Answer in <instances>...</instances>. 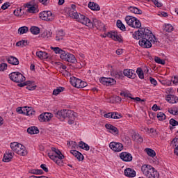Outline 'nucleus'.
Returning <instances> with one entry per match:
<instances>
[{
    "label": "nucleus",
    "mask_w": 178,
    "mask_h": 178,
    "mask_svg": "<svg viewBox=\"0 0 178 178\" xmlns=\"http://www.w3.org/2000/svg\"><path fill=\"white\" fill-rule=\"evenodd\" d=\"M88 6L90 9H91V10H95L97 12L98 10H101V7H99V5L95 2L90 1Z\"/></svg>",
    "instance_id": "nucleus-22"
},
{
    "label": "nucleus",
    "mask_w": 178,
    "mask_h": 178,
    "mask_svg": "<svg viewBox=\"0 0 178 178\" xmlns=\"http://www.w3.org/2000/svg\"><path fill=\"white\" fill-rule=\"evenodd\" d=\"M51 49H52V51H54V52H55V54H60L61 51H63L62 49L59 48V47H51Z\"/></svg>",
    "instance_id": "nucleus-48"
},
{
    "label": "nucleus",
    "mask_w": 178,
    "mask_h": 178,
    "mask_svg": "<svg viewBox=\"0 0 178 178\" xmlns=\"http://www.w3.org/2000/svg\"><path fill=\"white\" fill-rule=\"evenodd\" d=\"M105 127L108 130L109 133H111L113 136H118V134H119V129H118L116 127L111 124H106Z\"/></svg>",
    "instance_id": "nucleus-15"
},
{
    "label": "nucleus",
    "mask_w": 178,
    "mask_h": 178,
    "mask_svg": "<svg viewBox=\"0 0 178 178\" xmlns=\"http://www.w3.org/2000/svg\"><path fill=\"white\" fill-rule=\"evenodd\" d=\"M123 74L127 77H128L129 79H136L137 76L136 74V71H134V70H129V69L124 70Z\"/></svg>",
    "instance_id": "nucleus-17"
},
{
    "label": "nucleus",
    "mask_w": 178,
    "mask_h": 178,
    "mask_svg": "<svg viewBox=\"0 0 178 178\" xmlns=\"http://www.w3.org/2000/svg\"><path fill=\"white\" fill-rule=\"evenodd\" d=\"M10 148L13 152H15V154H17L21 156H26V155H27V150L26 149V147L17 142L12 143L10 144Z\"/></svg>",
    "instance_id": "nucleus-5"
},
{
    "label": "nucleus",
    "mask_w": 178,
    "mask_h": 178,
    "mask_svg": "<svg viewBox=\"0 0 178 178\" xmlns=\"http://www.w3.org/2000/svg\"><path fill=\"white\" fill-rule=\"evenodd\" d=\"M124 173L127 177H136V171L130 168L125 169Z\"/></svg>",
    "instance_id": "nucleus-21"
},
{
    "label": "nucleus",
    "mask_w": 178,
    "mask_h": 178,
    "mask_svg": "<svg viewBox=\"0 0 178 178\" xmlns=\"http://www.w3.org/2000/svg\"><path fill=\"white\" fill-rule=\"evenodd\" d=\"M157 118L159 119V120H165V119H166V115H165V113L160 112L157 113Z\"/></svg>",
    "instance_id": "nucleus-47"
},
{
    "label": "nucleus",
    "mask_w": 178,
    "mask_h": 178,
    "mask_svg": "<svg viewBox=\"0 0 178 178\" xmlns=\"http://www.w3.org/2000/svg\"><path fill=\"white\" fill-rule=\"evenodd\" d=\"M8 63H10V65H19V60L13 56H10L9 58L7 60Z\"/></svg>",
    "instance_id": "nucleus-31"
},
{
    "label": "nucleus",
    "mask_w": 178,
    "mask_h": 178,
    "mask_svg": "<svg viewBox=\"0 0 178 178\" xmlns=\"http://www.w3.org/2000/svg\"><path fill=\"white\" fill-rule=\"evenodd\" d=\"M79 148H81L82 149H85V151L90 150V146L87 143H86L83 141H81L79 143Z\"/></svg>",
    "instance_id": "nucleus-34"
},
{
    "label": "nucleus",
    "mask_w": 178,
    "mask_h": 178,
    "mask_svg": "<svg viewBox=\"0 0 178 178\" xmlns=\"http://www.w3.org/2000/svg\"><path fill=\"white\" fill-rule=\"evenodd\" d=\"M133 38L135 40L142 38V40L139 41V45L143 48H151L152 43L155 44V42H157V39L152 34V32L144 28H140L138 31L134 32Z\"/></svg>",
    "instance_id": "nucleus-1"
},
{
    "label": "nucleus",
    "mask_w": 178,
    "mask_h": 178,
    "mask_svg": "<svg viewBox=\"0 0 178 178\" xmlns=\"http://www.w3.org/2000/svg\"><path fill=\"white\" fill-rule=\"evenodd\" d=\"M125 22L128 26L133 27L134 29H140L141 27V22L137 18L127 15L125 17Z\"/></svg>",
    "instance_id": "nucleus-6"
},
{
    "label": "nucleus",
    "mask_w": 178,
    "mask_h": 178,
    "mask_svg": "<svg viewBox=\"0 0 178 178\" xmlns=\"http://www.w3.org/2000/svg\"><path fill=\"white\" fill-rule=\"evenodd\" d=\"M104 118H107L108 119H112V113H108L104 114Z\"/></svg>",
    "instance_id": "nucleus-61"
},
{
    "label": "nucleus",
    "mask_w": 178,
    "mask_h": 178,
    "mask_svg": "<svg viewBox=\"0 0 178 178\" xmlns=\"http://www.w3.org/2000/svg\"><path fill=\"white\" fill-rule=\"evenodd\" d=\"M51 154H54L55 156H58V159H64L65 156L62 154V152L58 149H56V147H51Z\"/></svg>",
    "instance_id": "nucleus-20"
},
{
    "label": "nucleus",
    "mask_w": 178,
    "mask_h": 178,
    "mask_svg": "<svg viewBox=\"0 0 178 178\" xmlns=\"http://www.w3.org/2000/svg\"><path fill=\"white\" fill-rule=\"evenodd\" d=\"M113 76L120 80V79H123V72L122 71L114 72Z\"/></svg>",
    "instance_id": "nucleus-37"
},
{
    "label": "nucleus",
    "mask_w": 178,
    "mask_h": 178,
    "mask_svg": "<svg viewBox=\"0 0 178 178\" xmlns=\"http://www.w3.org/2000/svg\"><path fill=\"white\" fill-rule=\"evenodd\" d=\"M132 139L134 141H136V140H137L138 141V143H143V137H141V136H140V134L136 133V132H134L132 134Z\"/></svg>",
    "instance_id": "nucleus-32"
},
{
    "label": "nucleus",
    "mask_w": 178,
    "mask_h": 178,
    "mask_svg": "<svg viewBox=\"0 0 178 178\" xmlns=\"http://www.w3.org/2000/svg\"><path fill=\"white\" fill-rule=\"evenodd\" d=\"M165 99L170 104H175V102H175V96H173L172 95H167V97H165Z\"/></svg>",
    "instance_id": "nucleus-42"
},
{
    "label": "nucleus",
    "mask_w": 178,
    "mask_h": 178,
    "mask_svg": "<svg viewBox=\"0 0 178 178\" xmlns=\"http://www.w3.org/2000/svg\"><path fill=\"white\" fill-rule=\"evenodd\" d=\"M170 124L171 126H178V121H176L175 119H170Z\"/></svg>",
    "instance_id": "nucleus-53"
},
{
    "label": "nucleus",
    "mask_w": 178,
    "mask_h": 178,
    "mask_svg": "<svg viewBox=\"0 0 178 178\" xmlns=\"http://www.w3.org/2000/svg\"><path fill=\"white\" fill-rule=\"evenodd\" d=\"M9 6H10V3L6 2L3 3V6H1V9H3V10H6V9H8V8H9Z\"/></svg>",
    "instance_id": "nucleus-49"
},
{
    "label": "nucleus",
    "mask_w": 178,
    "mask_h": 178,
    "mask_svg": "<svg viewBox=\"0 0 178 178\" xmlns=\"http://www.w3.org/2000/svg\"><path fill=\"white\" fill-rule=\"evenodd\" d=\"M122 118V115H120L118 113H112V119H120Z\"/></svg>",
    "instance_id": "nucleus-50"
},
{
    "label": "nucleus",
    "mask_w": 178,
    "mask_h": 178,
    "mask_svg": "<svg viewBox=\"0 0 178 178\" xmlns=\"http://www.w3.org/2000/svg\"><path fill=\"white\" fill-rule=\"evenodd\" d=\"M27 45V40H20L16 43V47H21V48H23V47H26Z\"/></svg>",
    "instance_id": "nucleus-41"
},
{
    "label": "nucleus",
    "mask_w": 178,
    "mask_h": 178,
    "mask_svg": "<svg viewBox=\"0 0 178 178\" xmlns=\"http://www.w3.org/2000/svg\"><path fill=\"white\" fill-rule=\"evenodd\" d=\"M55 115L58 119H60V120H65L66 118H68V124H73L76 117L77 116V113L72 110L64 109L56 112Z\"/></svg>",
    "instance_id": "nucleus-2"
},
{
    "label": "nucleus",
    "mask_w": 178,
    "mask_h": 178,
    "mask_svg": "<svg viewBox=\"0 0 178 178\" xmlns=\"http://www.w3.org/2000/svg\"><path fill=\"white\" fill-rule=\"evenodd\" d=\"M70 154H72V155H74V156H76V155L79 154V151L77 150H72L70 151Z\"/></svg>",
    "instance_id": "nucleus-63"
},
{
    "label": "nucleus",
    "mask_w": 178,
    "mask_h": 178,
    "mask_svg": "<svg viewBox=\"0 0 178 178\" xmlns=\"http://www.w3.org/2000/svg\"><path fill=\"white\" fill-rule=\"evenodd\" d=\"M27 133H29V134H38L40 130L37 127H30L27 129Z\"/></svg>",
    "instance_id": "nucleus-27"
},
{
    "label": "nucleus",
    "mask_w": 178,
    "mask_h": 178,
    "mask_svg": "<svg viewBox=\"0 0 178 178\" xmlns=\"http://www.w3.org/2000/svg\"><path fill=\"white\" fill-rule=\"evenodd\" d=\"M109 147L114 151V152H120V151L123 150V144L118 142H111Z\"/></svg>",
    "instance_id": "nucleus-11"
},
{
    "label": "nucleus",
    "mask_w": 178,
    "mask_h": 178,
    "mask_svg": "<svg viewBox=\"0 0 178 178\" xmlns=\"http://www.w3.org/2000/svg\"><path fill=\"white\" fill-rule=\"evenodd\" d=\"M117 27L122 31L126 30V26H124V24H123V23H122V21L120 20L117 21Z\"/></svg>",
    "instance_id": "nucleus-46"
},
{
    "label": "nucleus",
    "mask_w": 178,
    "mask_h": 178,
    "mask_svg": "<svg viewBox=\"0 0 178 178\" xmlns=\"http://www.w3.org/2000/svg\"><path fill=\"white\" fill-rule=\"evenodd\" d=\"M128 10L131 12V13H134L135 15H143V11L138 9L137 7L130 6L128 8Z\"/></svg>",
    "instance_id": "nucleus-26"
},
{
    "label": "nucleus",
    "mask_w": 178,
    "mask_h": 178,
    "mask_svg": "<svg viewBox=\"0 0 178 178\" xmlns=\"http://www.w3.org/2000/svg\"><path fill=\"white\" fill-rule=\"evenodd\" d=\"M69 15L70 17L76 19V21L81 23V24H84L86 23V20H88V17H86L84 15L79 14L76 11H70Z\"/></svg>",
    "instance_id": "nucleus-7"
},
{
    "label": "nucleus",
    "mask_w": 178,
    "mask_h": 178,
    "mask_svg": "<svg viewBox=\"0 0 178 178\" xmlns=\"http://www.w3.org/2000/svg\"><path fill=\"white\" fill-rule=\"evenodd\" d=\"M149 80H150L151 84H153L154 87L158 84V82L156 81V80H155V79L150 77Z\"/></svg>",
    "instance_id": "nucleus-56"
},
{
    "label": "nucleus",
    "mask_w": 178,
    "mask_h": 178,
    "mask_svg": "<svg viewBox=\"0 0 178 178\" xmlns=\"http://www.w3.org/2000/svg\"><path fill=\"white\" fill-rule=\"evenodd\" d=\"M83 24L87 27H89V29H94V27H95L97 30H105V25L104 23L97 18H93L92 22L88 18V20H86L85 24Z\"/></svg>",
    "instance_id": "nucleus-4"
},
{
    "label": "nucleus",
    "mask_w": 178,
    "mask_h": 178,
    "mask_svg": "<svg viewBox=\"0 0 178 178\" xmlns=\"http://www.w3.org/2000/svg\"><path fill=\"white\" fill-rule=\"evenodd\" d=\"M130 98L131 99H135V101H137L138 102H140L143 105L145 104V101H144V99L141 100V98L140 97H136V98L130 97Z\"/></svg>",
    "instance_id": "nucleus-52"
},
{
    "label": "nucleus",
    "mask_w": 178,
    "mask_h": 178,
    "mask_svg": "<svg viewBox=\"0 0 178 178\" xmlns=\"http://www.w3.org/2000/svg\"><path fill=\"white\" fill-rule=\"evenodd\" d=\"M37 86H33V85H29L26 87L27 90H29V91H33V90H35V88Z\"/></svg>",
    "instance_id": "nucleus-57"
},
{
    "label": "nucleus",
    "mask_w": 178,
    "mask_h": 178,
    "mask_svg": "<svg viewBox=\"0 0 178 178\" xmlns=\"http://www.w3.org/2000/svg\"><path fill=\"white\" fill-rule=\"evenodd\" d=\"M36 56H38L39 59H48V53L40 51L36 52Z\"/></svg>",
    "instance_id": "nucleus-29"
},
{
    "label": "nucleus",
    "mask_w": 178,
    "mask_h": 178,
    "mask_svg": "<svg viewBox=\"0 0 178 178\" xmlns=\"http://www.w3.org/2000/svg\"><path fill=\"white\" fill-rule=\"evenodd\" d=\"M47 165L45 164H42L40 165V168L44 171L47 172H48V168L46 167Z\"/></svg>",
    "instance_id": "nucleus-60"
},
{
    "label": "nucleus",
    "mask_w": 178,
    "mask_h": 178,
    "mask_svg": "<svg viewBox=\"0 0 178 178\" xmlns=\"http://www.w3.org/2000/svg\"><path fill=\"white\" fill-rule=\"evenodd\" d=\"M65 37V32L62 30L57 31L56 33V41H62Z\"/></svg>",
    "instance_id": "nucleus-24"
},
{
    "label": "nucleus",
    "mask_w": 178,
    "mask_h": 178,
    "mask_svg": "<svg viewBox=\"0 0 178 178\" xmlns=\"http://www.w3.org/2000/svg\"><path fill=\"white\" fill-rule=\"evenodd\" d=\"M42 5H48L49 3V0H38Z\"/></svg>",
    "instance_id": "nucleus-58"
},
{
    "label": "nucleus",
    "mask_w": 178,
    "mask_h": 178,
    "mask_svg": "<svg viewBox=\"0 0 178 178\" xmlns=\"http://www.w3.org/2000/svg\"><path fill=\"white\" fill-rule=\"evenodd\" d=\"M30 31L32 34L37 35V34H40V28H38V26H32L30 29Z\"/></svg>",
    "instance_id": "nucleus-36"
},
{
    "label": "nucleus",
    "mask_w": 178,
    "mask_h": 178,
    "mask_svg": "<svg viewBox=\"0 0 178 178\" xmlns=\"http://www.w3.org/2000/svg\"><path fill=\"white\" fill-rule=\"evenodd\" d=\"M8 69V64L6 63H1L0 64V70H6Z\"/></svg>",
    "instance_id": "nucleus-54"
},
{
    "label": "nucleus",
    "mask_w": 178,
    "mask_h": 178,
    "mask_svg": "<svg viewBox=\"0 0 178 178\" xmlns=\"http://www.w3.org/2000/svg\"><path fill=\"white\" fill-rule=\"evenodd\" d=\"M14 154L12 152L6 153L4 154L3 161V162H10L12 161V158H13Z\"/></svg>",
    "instance_id": "nucleus-25"
},
{
    "label": "nucleus",
    "mask_w": 178,
    "mask_h": 178,
    "mask_svg": "<svg viewBox=\"0 0 178 178\" xmlns=\"http://www.w3.org/2000/svg\"><path fill=\"white\" fill-rule=\"evenodd\" d=\"M117 55H122L123 54V49H118L116 50Z\"/></svg>",
    "instance_id": "nucleus-64"
},
{
    "label": "nucleus",
    "mask_w": 178,
    "mask_h": 178,
    "mask_svg": "<svg viewBox=\"0 0 178 178\" xmlns=\"http://www.w3.org/2000/svg\"><path fill=\"white\" fill-rule=\"evenodd\" d=\"M152 2H153L157 8H161L162 6V3H159L158 0H152Z\"/></svg>",
    "instance_id": "nucleus-55"
},
{
    "label": "nucleus",
    "mask_w": 178,
    "mask_h": 178,
    "mask_svg": "<svg viewBox=\"0 0 178 178\" xmlns=\"http://www.w3.org/2000/svg\"><path fill=\"white\" fill-rule=\"evenodd\" d=\"M67 54L66 53V51H65L64 50H62L61 53L60 54V59H62L63 60L66 61V60L67 59Z\"/></svg>",
    "instance_id": "nucleus-45"
},
{
    "label": "nucleus",
    "mask_w": 178,
    "mask_h": 178,
    "mask_svg": "<svg viewBox=\"0 0 178 178\" xmlns=\"http://www.w3.org/2000/svg\"><path fill=\"white\" fill-rule=\"evenodd\" d=\"M145 151L147 155H149V156H152V158L156 155V153H155V151H154L152 149L146 148Z\"/></svg>",
    "instance_id": "nucleus-40"
},
{
    "label": "nucleus",
    "mask_w": 178,
    "mask_h": 178,
    "mask_svg": "<svg viewBox=\"0 0 178 178\" xmlns=\"http://www.w3.org/2000/svg\"><path fill=\"white\" fill-rule=\"evenodd\" d=\"M40 37L44 38V40H48L52 38V32L49 31H44L41 35Z\"/></svg>",
    "instance_id": "nucleus-23"
},
{
    "label": "nucleus",
    "mask_w": 178,
    "mask_h": 178,
    "mask_svg": "<svg viewBox=\"0 0 178 178\" xmlns=\"http://www.w3.org/2000/svg\"><path fill=\"white\" fill-rule=\"evenodd\" d=\"M141 172L147 178H159V173L151 165L145 164L142 165Z\"/></svg>",
    "instance_id": "nucleus-3"
},
{
    "label": "nucleus",
    "mask_w": 178,
    "mask_h": 178,
    "mask_svg": "<svg viewBox=\"0 0 178 178\" xmlns=\"http://www.w3.org/2000/svg\"><path fill=\"white\" fill-rule=\"evenodd\" d=\"M65 62H70V63H76V57L74 56V55L70 53H67V60H65Z\"/></svg>",
    "instance_id": "nucleus-30"
},
{
    "label": "nucleus",
    "mask_w": 178,
    "mask_h": 178,
    "mask_svg": "<svg viewBox=\"0 0 178 178\" xmlns=\"http://www.w3.org/2000/svg\"><path fill=\"white\" fill-rule=\"evenodd\" d=\"M106 37H109V38H112L114 41H118V42H122V36L118 34L117 31H111L106 33Z\"/></svg>",
    "instance_id": "nucleus-12"
},
{
    "label": "nucleus",
    "mask_w": 178,
    "mask_h": 178,
    "mask_svg": "<svg viewBox=\"0 0 178 178\" xmlns=\"http://www.w3.org/2000/svg\"><path fill=\"white\" fill-rule=\"evenodd\" d=\"M52 119V113H42L39 116L40 122H49Z\"/></svg>",
    "instance_id": "nucleus-16"
},
{
    "label": "nucleus",
    "mask_w": 178,
    "mask_h": 178,
    "mask_svg": "<svg viewBox=\"0 0 178 178\" xmlns=\"http://www.w3.org/2000/svg\"><path fill=\"white\" fill-rule=\"evenodd\" d=\"M10 79L15 83H23L26 81V77L20 72H12L9 74Z\"/></svg>",
    "instance_id": "nucleus-8"
},
{
    "label": "nucleus",
    "mask_w": 178,
    "mask_h": 178,
    "mask_svg": "<svg viewBox=\"0 0 178 178\" xmlns=\"http://www.w3.org/2000/svg\"><path fill=\"white\" fill-rule=\"evenodd\" d=\"M35 113V111H34L31 107H25L24 108V115H27V116H31Z\"/></svg>",
    "instance_id": "nucleus-28"
},
{
    "label": "nucleus",
    "mask_w": 178,
    "mask_h": 178,
    "mask_svg": "<svg viewBox=\"0 0 178 178\" xmlns=\"http://www.w3.org/2000/svg\"><path fill=\"white\" fill-rule=\"evenodd\" d=\"M29 31V27L22 26L18 29V34H26Z\"/></svg>",
    "instance_id": "nucleus-38"
},
{
    "label": "nucleus",
    "mask_w": 178,
    "mask_h": 178,
    "mask_svg": "<svg viewBox=\"0 0 178 178\" xmlns=\"http://www.w3.org/2000/svg\"><path fill=\"white\" fill-rule=\"evenodd\" d=\"M39 17L42 20H46L47 22H52L54 19V15L51 11H43L40 13Z\"/></svg>",
    "instance_id": "nucleus-10"
},
{
    "label": "nucleus",
    "mask_w": 178,
    "mask_h": 178,
    "mask_svg": "<svg viewBox=\"0 0 178 178\" xmlns=\"http://www.w3.org/2000/svg\"><path fill=\"white\" fill-rule=\"evenodd\" d=\"M38 169H33V170H31L29 171V173H31V175H38Z\"/></svg>",
    "instance_id": "nucleus-62"
},
{
    "label": "nucleus",
    "mask_w": 178,
    "mask_h": 178,
    "mask_svg": "<svg viewBox=\"0 0 178 178\" xmlns=\"http://www.w3.org/2000/svg\"><path fill=\"white\" fill-rule=\"evenodd\" d=\"M136 73L139 79H141L142 80L144 79V72H143V70L140 67L137 69Z\"/></svg>",
    "instance_id": "nucleus-43"
},
{
    "label": "nucleus",
    "mask_w": 178,
    "mask_h": 178,
    "mask_svg": "<svg viewBox=\"0 0 178 178\" xmlns=\"http://www.w3.org/2000/svg\"><path fill=\"white\" fill-rule=\"evenodd\" d=\"M154 62H156V63H159V65H165V63H166L165 62V60L161 59V58L156 56L154 58Z\"/></svg>",
    "instance_id": "nucleus-44"
},
{
    "label": "nucleus",
    "mask_w": 178,
    "mask_h": 178,
    "mask_svg": "<svg viewBox=\"0 0 178 178\" xmlns=\"http://www.w3.org/2000/svg\"><path fill=\"white\" fill-rule=\"evenodd\" d=\"M99 81L104 86H113L116 84V80H115L113 78L102 77L99 79Z\"/></svg>",
    "instance_id": "nucleus-13"
},
{
    "label": "nucleus",
    "mask_w": 178,
    "mask_h": 178,
    "mask_svg": "<svg viewBox=\"0 0 178 178\" xmlns=\"http://www.w3.org/2000/svg\"><path fill=\"white\" fill-rule=\"evenodd\" d=\"M174 28L173 26H172L171 24H166L164 27H163V32L164 33H172V31H173Z\"/></svg>",
    "instance_id": "nucleus-33"
},
{
    "label": "nucleus",
    "mask_w": 178,
    "mask_h": 178,
    "mask_svg": "<svg viewBox=\"0 0 178 178\" xmlns=\"http://www.w3.org/2000/svg\"><path fill=\"white\" fill-rule=\"evenodd\" d=\"M62 91H65V88L63 87H59L56 89H54L53 91V95H58V94H60Z\"/></svg>",
    "instance_id": "nucleus-39"
},
{
    "label": "nucleus",
    "mask_w": 178,
    "mask_h": 178,
    "mask_svg": "<svg viewBox=\"0 0 178 178\" xmlns=\"http://www.w3.org/2000/svg\"><path fill=\"white\" fill-rule=\"evenodd\" d=\"M172 144H174V147H177L178 146V138H174L172 140Z\"/></svg>",
    "instance_id": "nucleus-59"
},
{
    "label": "nucleus",
    "mask_w": 178,
    "mask_h": 178,
    "mask_svg": "<svg viewBox=\"0 0 178 178\" xmlns=\"http://www.w3.org/2000/svg\"><path fill=\"white\" fill-rule=\"evenodd\" d=\"M48 156L50 158V159L54 161V162H55L56 165H62V159H59L58 156H55L54 154L51 152L48 153Z\"/></svg>",
    "instance_id": "nucleus-18"
},
{
    "label": "nucleus",
    "mask_w": 178,
    "mask_h": 178,
    "mask_svg": "<svg viewBox=\"0 0 178 178\" xmlns=\"http://www.w3.org/2000/svg\"><path fill=\"white\" fill-rule=\"evenodd\" d=\"M75 158H76L78 161H83L84 159V156H83L81 153L78 152V154L76 155V156H75Z\"/></svg>",
    "instance_id": "nucleus-51"
},
{
    "label": "nucleus",
    "mask_w": 178,
    "mask_h": 178,
    "mask_svg": "<svg viewBox=\"0 0 178 178\" xmlns=\"http://www.w3.org/2000/svg\"><path fill=\"white\" fill-rule=\"evenodd\" d=\"M25 6L28 8L27 12H29V13H34L35 12V6H31L30 3H26Z\"/></svg>",
    "instance_id": "nucleus-35"
},
{
    "label": "nucleus",
    "mask_w": 178,
    "mask_h": 178,
    "mask_svg": "<svg viewBox=\"0 0 178 178\" xmlns=\"http://www.w3.org/2000/svg\"><path fill=\"white\" fill-rule=\"evenodd\" d=\"M120 158L124 162H131L133 161V156L130 153L124 152L120 154Z\"/></svg>",
    "instance_id": "nucleus-14"
},
{
    "label": "nucleus",
    "mask_w": 178,
    "mask_h": 178,
    "mask_svg": "<svg viewBox=\"0 0 178 178\" xmlns=\"http://www.w3.org/2000/svg\"><path fill=\"white\" fill-rule=\"evenodd\" d=\"M70 81L72 86L76 88H84V87H87V82L83 81L81 79H79L74 76L70 78Z\"/></svg>",
    "instance_id": "nucleus-9"
},
{
    "label": "nucleus",
    "mask_w": 178,
    "mask_h": 178,
    "mask_svg": "<svg viewBox=\"0 0 178 178\" xmlns=\"http://www.w3.org/2000/svg\"><path fill=\"white\" fill-rule=\"evenodd\" d=\"M51 154H54L55 156H58V159H64L65 156L62 154V152L58 149H56V147H51Z\"/></svg>",
    "instance_id": "nucleus-19"
}]
</instances>
